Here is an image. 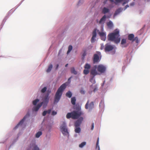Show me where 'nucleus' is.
I'll return each mask as SVG.
<instances>
[{
  "mask_svg": "<svg viewBox=\"0 0 150 150\" xmlns=\"http://www.w3.org/2000/svg\"><path fill=\"white\" fill-rule=\"evenodd\" d=\"M39 100L37 99L33 100V104L34 105H36L37 103L39 101Z\"/></svg>",
  "mask_w": 150,
  "mask_h": 150,
  "instance_id": "cd10ccee",
  "label": "nucleus"
},
{
  "mask_svg": "<svg viewBox=\"0 0 150 150\" xmlns=\"http://www.w3.org/2000/svg\"><path fill=\"white\" fill-rule=\"evenodd\" d=\"M71 73L75 75L77 74V72L75 70L74 67H72L71 69Z\"/></svg>",
  "mask_w": 150,
  "mask_h": 150,
  "instance_id": "a211bd4d",
  "label": "nucleus"
},
{
  "mask_svg": "<svg viewBox=\"0 0 150 150\" xmlns=\"http://www.w3.org/2000/svg\"><path fill=\"white\" fill-rule=\"evenodd\" d=\"M93 68L94 69H93L91 70L90 74L92 76H95L96 75L98 74V73L96 70L97 66H94Z\"/></svg>",
  "mask_w": 150,
  "mask_h": 150,
  "instance_id": "1a4fd4ad",
  "label": "nucleus"
},
{
  "mask_svg": "<svg viewBox=\"0 0 150 150\" xmlns=\"http://www.w3.org/2000/svg\"><path fill=\"white\" fill-rule=\"evenodd\" d=\"M99 138L98 137V138L97 140L96 143V149H97L98 148V150H100V146H99Z\"/></svg>",
  "mask_w": 150,
  "mask_h": 150,
  "instance_id": "412c9836",
  "label": "nucleus"
},
{
  "mask_svg": "<svg viewBox=\"0 0 150 150\" xmlns=\"http://www.w3.org/2000/svg\"><path fill=\"white\" fill-rule=\"evenodd\" d=\"M59 66V64H57V65L56 68V69H57L58 68Z\"/></svg>",
  "mask_w": 150,
  "mask_h": 150,
  "instance_id": "8fccbe9b",
  "label": "nucleus"
},
{
  "mask_svg": "<svg viewBox=\"0 0 150 150\" xmlns=\"http://www.w3.org/2000/svg\"><path fill=\"white\" fill-rule=\"evenodd\" d=\"M57 112L54 111H53L52 112V115H56L57 114Z\"/></svg>",
  "mask_w": 150,
  "mask_h": 150,
  "instance_id": "37998d69",
  "label": "nucleus"
},
{
  "mask_svg": "<svg viewBox=\"0 0 150 150\" xmlns=\"http://www.w3.org/2000/svg\"><path fill=\"white\" fill-rule=\"evenodd\" d=\"M72 95L70 91H68L66 94V96L67 97L70 98L71 97Z\"/></svg>",
  "mask_w": 150,
  "mask_h": 150,
  "instance_id": "6ab92c4d",
  "label": "nucleus"
},
{
  "mask_svg": "<svg viewBox=\"0 0 150 150\" xmlns=\"http://www.w3.org/2000/svg\"><path fill=\"white\" fill-rule=\"evenodd\" d=\"M127 3V1H124L122 4L123 5H124L125 4H126Z\"/></svg>",
  "mask_w": 150,
  "mask_h": 150,
  "instance_id": "603ef678",
  "label": "nucleus"
},
{
  "mask_svg": "<svg viewBox=\"0 0 150 150\" xmlns=\"http://www.w3.org/2000/svg\"><path fill=\"white\" fill-rule=\"evenodd\" d=\"M109 9L106 7H104L102 10V13L104 14L108 13L109 12Z\"/></svg>",
  "mask_w": 150,
  "mask_h": 150,
  "instance_id": "dca6fc26",
  "label": "nucleus"
},
{
  "mask_svg": "<svg viewBox=\"0 0 150 150\" xmlns=\"http://www.w3.org/2000/svg\"><path fill=\"white\" fill-rule=\"evenodd\" d=\"M106 16L104 15L100 19L99 22V23L103 25L105 21Z\"/></svg>",
  "mask_w": 150,
  "mask_h": 150,
  "instance_id": "f8f14e48",
  "label": "nucleus"
},
{
  "mask_svg": "<svg viewBox=\"0 0 150 150\" xmlns=\"http://www.w3.org/2000/svg\"><path fill=\"white\" fill-rule=\"evenodd\" d=\"M97 53L93 55V62L94 63L98 62L100 60L99 57L101 55L100 52H97Z\"/></svg>",
  "mask_w": 150,
  "mask_h": 150,
  "instance_id": "0eeeda50",
  "label": "nucleus"
},
{
  "mask_svg": "<svg viewBox=\"0 0 150 150\" xmlns=\"http://www.w3.org/2000/svg\"><path fill=\"white\" fill-rule=\"evenodd\" d=\"M46 90L47 88L45 87L41 90V92L42 93H44L46 91Z\"/></svg>",
  "mask_w": 150,
  "mask_h": 150,
  "instance_id": "c9c22d12",
  "label": "nucleus"
},
{
  "mask_svg": "<svg viewBox=\"0 0 150 150\" xmlns=\"http://www.w3.org/2000/svg\"><path fill=\"white\" fill-rule=\"evenodd\" d=\"M119 32L117 30H115L112 33L109 34L108 36V39L109 40L113 41L116 43H119L120 40L119 37Z\"/></svg>",
  "mask_w": 150,
  "mask_h": 150,
  "instance_id": "f257e3e1",
  "label": "nucleus"
},
{
  "mask_svg": "<svg viewBox=\"0 0 150 150\" xmlns=\"http://www.w3.org/2000/svg\"><path fill=\"white\" fill-rule=\"evenodd\" d=\"M94 107V104L93 102H91L90 104L89 108L90 109H92Z\"/></svg>",
  "mask_w": 150,
  "mask_h": 150,
  "instance_id": "b1692460",
  "label": "nucleus"
},
{
  "mask_svg": "<svg viewBox=\"0 0 150 150\" xmlns=\"http://www.w3.org/2000/svg\"><path fill=\"white\" fill-rule=\"evenodd\" d=\"M83 114L80 110L78 111L74 110L71 112L68 113L66 115V117L67 119L71 118L73 119H76L78 118Z\"/></svg>",
  "mask_w": 150,
  "mask_h": 150,
  "instance_id": "7ed1b4c3",
  "label": "nucleus"
},
{
  "mask_svg": "<svg viewBox=\"0 0 150 150\" xmlns=\"http://www.w3.org/2000/svg\"><path fill=\"white\" fill-rule=\"evenodd\" d=\"M86 55V52H83V57H85Z\"/></svg>",
  "mask_w": 150,
  "mask_h": 150,
  "instance_id": "49530a36",
  "label": "nucleus"
},
{
  "mask_svg": "<svg viewBox=\"0 0 150 150\" xmlns=\"http://www.w3.org/2000/svg\"><path fill=\"white\" fill-rule=\"evenodd\" d=\"M94 124L93 123L92 124L91 127V130H93V129L94 128Z\"/></svg>",
  "mask_w": 150,
  "mask_h": 150,
  "instance_id": "c03bdc74",
  "label": "nucleus"
},
{
  "mask_svg": "<svg viewBox=\"0 0 150 150\" xmlns=\"http://www.w3.org/2000/svg\"><path fill=\"white\" fill-rule=\"evenodd\" d=\"M49 101V99L47 98H45L43 102H42L38 104L36 106L33 107L32 109L33 111L37 112L38 111L40 107L43 105V108H45L46 107Z\"/></svg>",
  "mask_w": 150,
  "mask_h": 150,
  "instance_id": "20e7f679",
  "label": "nucleus"
},
{
  "mask_svg": "<svg viewBox=\"0 0 150 150\" xmlns=\"http://www.w3.org/2000/svg\"><path fill=\"white\" fill-rule=\"evenodd\" d=\"M52 67H53V66H52V64H50L49 65V66L47 69L46 71L47 73H49V72H50L51 71V70L52 68Z\"/></svg>",
  "mask_w": 150,
  "mask_h": 150,
  "instance_id": "f3484780",
  "label": "nucleus"
},
{
  "mask_svg": "<svg viewBox=\"0 0 150 150\" xmlns=\"http://www.w3.org/2000/svg\"><path fill=\"white\" fill-rule=\"evenodd\" d=\"M121 11V9L120 8H119L116 11H115L114 15H117L118 14V13H119Z\"/></svg>",
  "mask_w": 150,
  "mask_h": 150,
  "instance_id": "7c9ffc66",
  "label": "nucleus"
},
{
  "mask_svg": "<svg viewBox=\"0 0 150 150\" xmlns=\"http://www.w3.org/2000/svg\"><path fill=\"white\" fill-rule=\"evenodd\" d=\"M90 88H91V89H92V86H90Z\"/></svg>",
  "mask_w": 150,
  "mask_h": 150,
  "instance_id": "4d7b16f0",
  "label": "nucleus"
},
{
  "mask_svg": "<svg viewBox=\"0 0 150 150\" xmlns=\"http://www.w3.org/2000/svg\"><path fill=\"white\" fill-rule=\"evenodd\" d=\"M60 128L62 133L64 135H67L69 134L65 122H62V124L60 126Z\"/></svg>",
  "mask_w": 150,
  "mask_h": 150,
  "instance_id": "39448f33",
  "label": "nucleus"
},
{
  "mask_svg": "<svg viewBox=\"0 0 150 150\" xmlns=\"http://www.w3.org/2000/svg\"><path fill=\"white\" fill-rule=\"evenodd\" d=\"M80 1H79L78 3V4H79L80 2Z\"/></svg>",
  "mask_w": 150,
  "mask_h": 150,
  "instance_id": "bf43d9fd",
  "label": "nucleus"
},
{
  "mask_svg": "<svg viewBox=\"0 0 150 150\" xmlns=\"http://www.w3.org/2000/svg\"><path fill=\"white\" fill-rule=\"evenodd\" d=\"M107 26L110 28H112L113 26V24L111 21H110L107 23Z\"/></svg>",
  "mask_w": 150,
  "mask_h": 150,
  "instance_id": "4468645a",
  "label": "nucleus"
},
{
  "mask_svg": "<svg viewBox=\"0 0 150 150\" xmlns=\"http://www.w3.org/2000/svg\"><path fill=\"white\" fill-rule=\"evenodd\" d=\"M83 74L85 75L89 73V69H85L83 71Z\"/></svg>",
  "mask_w": 150,
  "mask_h": 150,
  "instance_id": "c756f323",
  "label": "nucleus"
},
{
  "mask_svg": "<svg viewBox=\"0 0 150 150\" xmlns=\"http://www.w3.org/2000/svg\"><path fill=\"white\" fill-rule=\"evenodd\" d=\"M134 38V35L133 34H129L128 36V40L132 41L133 42Z\"/></svg>",
  "mask_w": 150,
  "mask_h": 150,
  "instance_id": "ddd939ff",
  "label": "nucleus"
},
{
  "mask_svg": "<svg viewBox=\"0 0 150 150\" xmlns=\"http://www.w3.org/2000/svg\"><path fill=\"white\" fill-rule=\"evenodd\" d=\"M98 34L101 37L104 36H106L104 32H99L98 33Z\"/></svg>",
  "mask_w": 150,
  "mask_h": 150,
  "instance_id": "2f4dec72",
  "label": "nucleus"
},
{
  "mask_svg": "<svg viewBox=\"0 0 150 150\" xmlns=\"http://www.w3.org/2000/svg\"><path fill=\"white\" fill-rule=\"evenodd\" d=\"M98 71L101 73H104L106 69V67L104 65L100 64L97 66Z\"/></svg>",
  "mask_w": 150,
  "mask_h": 150,
  "instance_id": "423d86ee",
  "label": "nucleus"
},
{
  "mask_svg": "<svg viewBox=\"0 0 150 150\" xmlns=\"http://www.w3.org/2000/svg\"><path fill=\"white\" fill-rule=\"evenodd\" d=\"M83 120V117H80L79 119L75 122L74 124L75 127H79Z\"/></svg>",
  "mask_w": 150,
  "mask_h": 150,
  "instance_id": "9d476101",
  "label": "nucleus"
},
{
  "mask_svg": "<svg viewBox=\"0 0 150 150\" xmlns=\"http://www.w3.org/2000/svg\"><path fill=\"white\" fill-rule=\"evenodd\" d=\"M80 93L82 94H84L85 93V91L83 88H81L80 91Z\"/></svg>",
  "mask_w": 150,
  "mask_h": 150,
  "instance_id": "58836bf2",
  "label": "nucleus"
},
{
  "mask_svg": "<svg viewBox=\"0 0 150 150\" xmlns=\"http://www.w3.org/2000/svg\"><path fill=\"white\" fill-rule=\"evenodd\" d=\"M135 41L136 43H138L139 42L138 38L137 37H135L134 38L133 40V42L134 41Z\"/></svg>",
  "mask_w": 150,
  "mask_h": 150,
  "instance_id": "473e14b6",
  "label": "nucleus"
},
{
  "mask_svg": "<svg viewBox=\"0 0 150 150\" xmlns=\"http://www.w3.org/2000/svg\"><path fill=\"white\" fill-rule=\"evenodd\" d=\"M105 81H104L103 82V83L102 84V86H103L104 85V84H105Z\"/></svg>",
  "mask_w": 150,
  "mask_h": 150,
  "instance_id": "09e8293b",
  "label": "nucleus"
},
{
  "mask_svg": "<svg viewBox=\"0 0 150 150\" xmlns=\"http://www.w3.org/2000/svg\"><path fill=\"white\" fill-rule=\"evenodd\" d=\"M94 76H91V78L90 79V81L93 83H95L96 82Z\"/></svg>",
  "mask_w": 150,
  "mask_h": 150,
  "instance_id": "5701e85b",
  "label": "nucleus"
},
{
  "mask_svg": "<svg viewBox=\"0 0 150 150\" xmlns=\"http://www.w3.org/2000/svg\"><path fill=\"white\" fill-rule=\"evenodd\" d=\"M46 111H47V113L48 114H50L51 112V110L50 109H49Z\"/></svg>",
  "mask_w": 150,
  "mask_h": 150,
  "instance_id": "a18cd8bd",
  "label": "nucleus"
},
{
  "mask_svg": "<svg viewBox=\"0 0 150 150\" xmlns=\"http://www.w3.org/2000/svg\"><path fill=\"white\" fill-rule=\"evenodd\" d=\"M89 102V100H88L87 101V102L85 105V108L86 109H88V105Z\"/></svg>",
  "mask_w": 150,
  "mask_h": 150,
  "instance_id": "4c0bfd02",
  "label": "nucleus"
},
{
  "mask_svg": "<svg viewBox=\"0 0 150 150\" xmlns=\"http://www.w3.org/2000/svg\"><path fill=\"white\" fill-rule=\"evenodd\" d=\"M76 101V98L74 97H72L71 99V103L73 105H75Z\"/></svg>",
  "mask_w": 150,
  "mask_h": 150,
  "instance_id": "2eb2a0df",
  "label": "nucleus"
},
{
  "mask_svg": "<svg viewBox=\"0 0 150 150\" xmlns=\"http://www.w3.org/2000/svg\"><path fill=\"white\" fill-rule=\"evenodd\" d=\"M126 40L125 39H123L122 40L121 42V44L122 45H123L124 44H125L126 43Z\"/></svg>",
  "mask_w": 150,
  "mask_h": 150,
  "instance_id": "f704fd0d",
  "label": "nucleus"
},
{
  "mask_svg": "<svg viewBox=\"0 0 150 150\" xmlns=\"http://www.w3.org/2000/svg\"><path fill=\"white\" fill-rule=\"evenodd\" d=\"M96 37H93V36H92L91 40V42H94V39Z\"/></svg>",
  "mask_w": 150,
  "mask_h": 150,
  "instance_id": "a19ab883",
  "label": "nucleus"
},
{
  "mask_svg": "<svg viewBox=\"0 0 150 150\" xmlns=\"http://www.w3.org/2000/svg\"><path fill=\"white\" fill-rule=\"evenodd\" d=\"M47 111H44L42 113V115L43 116H45L46 114H47Z\"/></svg>",
  "mask_w": 150,
  "mask_h": 150,
  "instance_id": "79ce46f5",
  "label": "nucleus"
},
{
  "mask_svg": "<svg viewBox=\"0 0 150 150\" xmlns=\"http://www.w3.org/2000/svg\"><path fill=\"white\" fill-rule=\"evenodd\" d=\"M114 48L113 46L107 44L105 45V52L110 51L112 50Z\"/></svg>",
  "mask_w": 150,
  "mask_h": 150,
  "instance_id": "6e6552de",
  "label": "nucleus"
},
{
  "mask_svg": "<svg viewBox=\"0 0 150 150\" xmlns=\"http://www.w3.org/2000/svg\"><path fill=\"white\" fill-rule=\"evenodd\" d=\"M110 0L111 2H113L114 1V0Z\"/></svg>",
  "mask_w": 150,
  "mask_h": 150,
  "instance_id": "5fc2aeb1",
  "label": "nucleus"
},
{
  "mask_svg": "<svg viewBox=\"0 0 150 150\" xmlns=\"http://www.w3.org/2000/svg\"><path fill=\"white\" fill-rule=\"evenodd\" d=\"M33 150H39V149L36 145H34Z\"/></svg>",
  "mask_w": 150,
  "mask_h": 150,
  "instance_id": "e433bc0d",
  "label": "nucleus"
},
{
  "mask_svg": "<svg viewBox=\"0 0 150 150\" xmlns=\"http://www.w3.org/2000/svg\"><path fill=\"white\" fill-rule=\"evenodd\" d=\"M97 90V89L96 88H95L93 89V91L95 92Z\"/></svg>",
  "mask_w": 150,
  "mask_h": 150,
  "instance_id": "3c124183",
  "label": "nucleus"
},
{
  "mask_svg": "<svg viewBox=\"0 0 150 150\" xmlns=\"http://www.w3.org/2000/svg\"><path fill=\"white\" fill-rule=\"evenodd\" d=\"M126 47V46H122V47Z\"/></svg>",
  "mask_w": 150,
  "mask_h": 150,
  "instance_id": "052dcab7",
  "label": "nucleus"
},
{
  "mask_svg": "<svg viewBox=\"0 0 150 150\" xmlns=\"http://www.w3.org/2000/svg\"><path fill=\"white\" fill-rule=\"evenodd\" d=\"M72 46L71 45H69L68 47V50L67 52V54H69L72 50Z\"/></svg>",
  "mask_w": 150,
  "mask_h": 150,
  "instance_id": "a878e982",
  "label": "nucleus"
},
{
  "mask_svg": "<svg viewBox=\"0 0 150 150\" xmlns=\"http://www.w3.org/2000/svg\"><path fill=\"white\" fill-rule=\"evenodd\" d=\"M68 65V64H66L65 67H67Z\"/></svg>",
  "mask_w": 150,
  "mask_h": 150,
  "instance_id": "864d4df0",
  "label": "nucleus"
},
{
  "mask_svg": "<svg viewBox=\"0 0 150 150\" xmlns=\"http://www.w3.org/2000/svg\"><path fill=\"white\" fill-rule=\"evenodd\" d=\"M91 65L90 64L86 63L85 64V65L84 66V68L85 69H89L91 68Z\"/></svg>",
  "mask_w": 150,
  "mask_h": 150,
  "instance_id": "4be33fe9",
  "label": "nucleus"
},
{
  "mask_svg": "<svg viewBox=\"0 0 150 150\" xmlns=\"http://www.w3.org/2000/svg\"><path fill=\"white\" fill-rule=\"evenodd\" d=\"M71 77H70V78H69L68 79V81H69V80H70L71 79Z\"/></svg>",
  "mask_w": 150,
  "mask_h": 150,
  "instance_id": "13d9d810",
  "label": "nucleus"
},
{
  "mask_svg": "<svg viewBox=\"0 0 150 150\" xmlns=\"http://www.w3.org/2000/svg\"><path fill=\"white\" fill-rule=\"evenodd\" d=\"M106 36L101 37V39L103 41H105L106 40Z\"/></svg>",
  "mask_w": 150,
  "mask_h": 150,
  "instance_id": "ea45409f",
  "label": "nucleus"
},
{
  "mask_svg": "<svg viewBox=\"0 0 150 150\" xmlns=\"http://www.w3.org/2000/svg\"><path fill=\"white\" fill-rule=\"evenodd\" d=\"M96 30L95 29L93 32V36L96 37Z\"/></svg>",
  "mask_w": 150,
  "mask_h": 150,
  "instance_id": "72a5a7b5",
  "label": "nucleus"
},
{
  "mask_svg": "<svg viewBox=\"0 0 150 150\" xmlns=\"http://www.w3.org/2000/svg\"><path fill=\"white\" fill-rule=\"evenodd\" d=\"M92 91H89V93L90 94H91L92 93Z\"/></svg>",
  "mask_w": 150,
  "mask_h": 150,
  "instance_id": "6e6d98bb",
  "label": "nucleus"
},
{
  "mask_svg": "<svg viewBox=\"0 0 150 150\" xmlns=\"http://www.w3.org/2000/svg\"><path fill=\"white\" fill-rule=\"evenodd\" d=\"M42 134V132L41 131L38 132L35 135V137L36 138L39 137Z\"/></svg>",
  "mask_w": 150,
  "mask_h": 150,
  "instance_id": "393cba45",
  "label": "nucleus"
},
{
  "mask_svg": "<svg viewBox=\"0 0 150 150\" xmlns=\"http://www.w3.org/2000/svg\"><path fill=\"white\" fill-rule=\"evenodd\" d=\"M86 142H83L81 143L79 145V147L80 148H82L85 145H86Z\"/></svg>",
  "mask_w": 150,
  "mask_h": 150,
  "instance_id": "c85d7f7f",
  "label": "nucleus"
},
{
  "mask_svg": "<svg viewBox=\"0 0 150 150\" xmlns=\"http://www.w3.org/2000/svg\"><path fill=\"white\" fill-rule=\"evenodd\" d=\"M99 106L100 108L101 107L102 108H104V103L102 100H101L100 102Z\"/></svg>",
  "mask_w": 150,
  "mask_h": 150,
  "instance_id": "bb28decb",
  "label": "nucleus"
},
{
  "mask_svg": "<svg viewBox=\"0 0 150 150\" xmlns=\"http://www.w3.org/2000/svg\"><path fill=\"white\" fill-rule=\"evenodd\" d=\"M29 116V115H26L18 123L17 125L14 128L15 129L17 128L18 126L20 125H22L23 122L25 120L26 117H27Z\"/></svg>",
  "mask_w": 150,
  "mask_h": 150,
  "instance_id": "9b49d317",
  "label": "nucleus"
},
{
  "mask_svg": "<svg viewBox=\"0 0 150 150\" xmlns=\"http://www.w3.org/2000/svg\"><path fill=\"white\" fill-rule=\"evenodd\" d=\"M75 131L76 133H79L81 132V128L79 127H75Z\"/></svg>",
  "mask_w": 150,
  "mask_h": 150,
  "instance_id": "aec40b11",
  "label": "nucleus"
},
{
  "mask_svg": "<svg viewBox=\"0 0 150 150\" xmlns=\"http://www.w3.org/2000/svg\"><path fill=\"white\" fill-rule=\"evenodd\" d=\"M67 86L66 83L63 84L58 89L55 96L54 103H57L59 100L62 95V92Z\"/></svg>",
  "mask_w": 150,
  "mask_h": 150,
  "instance_id": "f03ea898",
  "label": "nucleus"
},
{
  "mask_svg": "<svg viewBox=\"0 0 150 150\" xmlns=\"http://www.w3.org/2000/svg\"><path fill=\"white\" fill-rule=\"evenodd\" d=\"M129 7V6L128 5H127L125 6V9H126L128 7Z\"/></svg>",
  "mask_w": 150,
  "mask_h": 150,
  "instance_id": "de8ad7c7",
  "label": "nucleus"
}]
</instances>
